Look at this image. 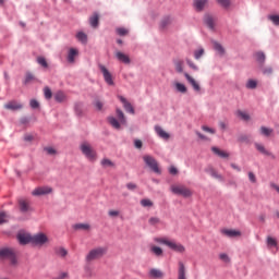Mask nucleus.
Wrapping results in <instances>:
<instances>
[{"label": "nucleus", "mask_w": 279, "mask_h": 279, "mask_svg": "<svg viewBox=\"0 0 279 279\" xmlns=\"http://www.w3.org/2000/svg\"><path fill=\"white\" fill-rule=\"evenodd\" d=\"M154 241L160 245H167V247L173 252H177L178 254H184V252H186V247H184V245L177 243L175 241H171L167 238H155Z\"/></svg>", "instance_id": "f257e3e1"}, {"label": "nucleus", "mask_w": 279, "mask_h": 279, "mask_svg": "<svg viewBox=\"0 0 279 279\" xmlns=\"http://www.w3.org/2000/svg\"><path fill=\"white\" fill-rule=\"evenodd\" d=\"M117 118L114 117H109L108 118V123L114 128V130H121V125H125L128 123V120L125 119V113L122 112L121 109L116 110Z\"/></svg>", "instance_id": "f03ea898"}, {"label": "nucleus", "mask_w": 279, "mask_h": 279, "mask_svg": "<svg viewBox=\"0 0 279 279\" xmlns=\"http://www.w3.org/2000/svg\"><path fill=\"white\" fill-rule=\"evenodd\" d=\"M108 248L106 246H99L89 251L86 255L85 260L87 263H93V260H99L102 256H106Z\"/></svg>", "instance_id": "7ed1b4c3"}, {"label": "nucleus", "mask_w": 279, "mask_h": 279, "mask_svg": "<svg viewBox=\"0 0 279 279\" xmlns=\"http://www.w3.org/2000/svg\"><path fill=\"white\" fill-rule=\"evenodd\" d=\"M80 149L83 156H85V158H88L92 162H95V160H97V151H95V148H93L90 143L83 142L80 145Z\"/></svg>", "instance_id": "20e7f679"}, {"label": "nucleus", "mask_w": 279, "mask_h": 279, "mask_svg": "<svg viewBox=\"0 0 279 279\" xmlns=\"http://www.w3.org/2000/svg\"><path fill=\"white\" fill-rule=\"evenodd\" d=\"M170 191L173 195H181V197H191L193 195V191L182 184L171 185Z\"/></svg>", "instance_id": "39448f33"}, {"label": "nucleus", "mask_w": 279, "mask_h": 279, "mask_svg": "<svg viewBox=\"0 0 279 279\" xmlns=\"http://www.w3.org/2000/svg\"><path fill=\"white\" fill-rule=\"evenodd\" d=\"M143 160H144L145 165H147L150 168V171H154V173H158V174L161 173L156 158H154L153 156H149V155H145L143 157Z\"/></svg>", "instance_id": "423d86ee"}, {"label": "nucleus", "mask_w": 279, "mask_h": 279, "mask_svg": "<svg viewBox=\"0 0 279 279\" xmlns=\"http://www.w3.org/2000/svg\"><path fill=\"white\" fill-rule=\"evenodd\" d=\"M0 258H9L12 265H16V255L12 248H0Z\"/></svg>", "instance_id": "0eeeda50"}, {"label": "nucleus", "mask_w": 279, "mask_h": 279, "mask_svg": "<svg viewBox=\"0 0 279 279\" xmlns=\"http://www.w3.org/2000/svg\"><path fill=\"white\" fill-rule=\"evenodd\" d=\"M32 243L35 245H45V243H49V238L45 233H37L32 236Z\"/></svg>", "instance_id": "6e6552de"}, {"label": "nucleus", "mask_w": 279, "mask_h": 279, "mask_svg": "<svg viewBox=\"0 0 279 279\" xmlns=\"http://www.w3.org/2000/svg\"><path fill=\"white\" fill-rule=\"evenodd\" d=\"M53 193V189L49 187V186H40L35 189L32 192V195H34L35 197H40V195H49Z\"/></svg>", "instance_id": "1a4fd4ad"}, {"label": "nucleus", "mask_w": 279, "mask_h": 279, "mask_svg": "<svg viewBox=\"0 0 279 279\" xmlns=\"http://www.w3.org/2000/svg\"><path fill=\"white\" fill-rule=\"evenodd\" d=\"M5 110H12L13 112L16 110H23V104L16 100H10L9 102L4 104Z\"/></svg>", "instance_id": "9d476101"}, {"label": "nucleus", "mask_w": 279, "mask_h": 279, "mask_svg": "<svg viewBox=\"0 0 279 279\" xmlns=\"http://www.w3.org/2000/svg\"><path fill=\"white\" fill-rule=\"evenodd\" d=\"M100 71L104 75L105 82H107L109 86H114V81L112 80V74H110V71H108V69L104 65H100Z\"/></svg>", "instance_id": "9b49d317"}, {"label": "nucleus", "mask_w": 279, "mask_h": 279, "mask_svg": "<svg viewBox=\"0 0 279 279\" xmlns=\"http://www.w3.org/2000/svg\"><path fill=\"white\" fill-rule=\"evenodd\" d=\"M221 234L229 239H235L236 236H241V231L234 229H222Z\"/></svg>", "instance_id": "f8f14e48"}, {"label": "nucleus", "mask_w": 279, "mask_h": 279, "mask_svg": "<svg viewBox=\"0 0 279 279\" xmlns=\"http://www.w3.org/2000/svg\"><path fill=\"white\" fill-rule=\"evenodd\" d=\"M184 77L187 80L189 84H191V86L196 93H199V90H202L199 83H197V81H195L193 76L189 75V73H184Z\"/></svg>", "instance_id": "ddd939ff"}, {"label": "nucleus", "mask_w": 279, "mask_h": 279, "mask_svg": "<svg viewBox=\"0 0 279 279\" xmlns=\"http://www.w3.org/2000/svg\"><path fill=\"white\" fill-rule=\"evenodd\" d=\"M17 241L20 245H27V243H32V235L27 233H19Z\"/></svg>", "instance_id": "4468645a"}, {"label": "nucleus", "mask_w": 279, "mask_h": 279, "mask_svg": "<svg viewBox=\"0 0 279 279\" xmlns=\"http://www.w3.org/2000/svg\"><path fill=\"white\" fill-rule=\"evenodd\" d=\"M155 132L159 138H162L163 141H169L171 138V135L162 130V126H155Z\"/></svg>", "instance_id": "2eb2a0df"}, {"label": "nucleus", "mask_w": 279, "mask_h": 279, "mask_svg": "<svg viewBox=\"0 0 279 279\" xmlns=\"http://www.w3.org/2000/svg\"><path fill=\"white\" fill-rule=\"evenodd\" d=\"M119 99L123 104L124 110L131 114H134V107H132V104H130L123 96H119Z\"/></svg>", "instance_id": "dca6fc26"}, {"label": "nucleus", "mask_w": 279, "mask_h": 279, "mask_svg": "<svg viewBox=\"0 0 279 279\" xmlns=\"http://www.w3.org/2000/svg\"><path fill=\"white\" fill-rule=\"evenodd\" d=\"M177 279H186V266L184 263L179 262V269H178V278Z\"/></svg>", "instance_id": "f3484780"}, {"label": "nucleus", "mask_w": 279, "mask_h": 279, "mask_svg": "<svg viewBox=\"0 0 279 279\" xmlns=\"http://www.w3.org/2000/svg\"><path fill=\"white\" fill-rule=\"evenodd\" d=\"M116 58L120 61V62H123V64H130L131 60H130V56L121 52V51H118L116 52Z\"/></svg>", "instance_id": "a211bd4d"}, {"label": "nucleus", "mask_w": 279, "mask_h": 279, "mask_svg": "<svg viewBox=\"0 0 279 279\" xmlns=\"http://www.w3.org/2000/svg\"><path fill=\"white\" fill-rule=\"evenodd\" d=\"M208 3V0H194V9L196 12H202L204 8H206V4Z\"/></svg>", "instance_id": "6ab92c4d"}, {"label": "nucleus", "mask_w": 279, "mask_h": 279, "mask_svg": "<svg viewBox=\"0 0 279 279\" xmlns=\"http://www.w3.org/2000/svg\"><path fill=\"white\" fill-rule=\"evenodd\" d=\"M204 23L209 27V29H215V17L210 14H206L204 17Z\"/></svg>", "instance_id": "aec40b11"}, {"label": "nucleus", "mask_w": 279, "mask_h": 279, "mask_svg": "<svg viewBox=\"0 0 279 279\" xmlns=\"http://www.w3.org/2000/svg\"><path fill=\"white\" fill-rule=\"evenodd\" d=\"M173 64L177 73H184V61L181 59H174Z\"/></svg>", "instance_id": "412c9836"}, {"label": "nucleus", "mask_w": 279, "mask_h": 279, "mask_svg": "<svg viewBox=\"0 0 279 279\" xmlns=\"http://www.w3.org/2000/svg\"><path fill=\"white\" fill-rule=\"evenodd\" d=\"M254 146H255V149L259 151V154H263L264 156H271V153H269V150L265 148V145L260 143H255Z\"/></svg>", "instance_id": "4be33fe9"}, {"label": "nucleus", "mask_w": 279, "mask_h": 279, "mask_svg": "<svg viewBox=\"0 0 279 279\" xmlns=\"http://www.w3.org/2000/svg\"><path fill=\"white\" fill-rule=\"evenodd\" d=\"M19 204H20L21 213H27V210H29V201H27L25 198H21L19 201Z\"/></svg>", "instance_id": "5701e85b"}, {"label": "nucleus", "mask_w": 279, "mask_h": 279, "mask_svg": "<svg viewBox=\"0 0 279 279\" xmlns=\"http://www.w3.org/2000/svg\"><path fill=\"white\" fill-rule=\"evenodd\" d=\"M78 51L75 48H71L69 53H68V62L73 64L75 62V57L77 56Z\"/></svg>", "instance_id": "b1692460"}, {"label": "nucleus", "mask_w": 279, "mask_h": 279, "mask_svg": "<svg viewBox=\"0 0 279 279\" xmlns=\"http://www.w3.org/2000/svg\"><path fill=\"white\" fill-rule=\"evenodd\" d=\"M259 134H262V136L269 137L274 134V129H270L267 126H260Z\"/></svg>", "instance_id": "393cba45"}, {"label": "nucleus", "mask_w": 279, "mask_h": 279, "mask_svg": "<svg viewBox=\"0 0 279 279\" xmlns=\"http://www.w3.org/2000/svg\"><path fill=\"white\" fill-rule=\"evenodd\" d=\"M66 100V95L64 94V92L59 90L54 94V101H57L58 104H62V101Z\"/></svg>", "instance_id": "a878e982"}, {"label": "nucleus", "mask_w": 279, "mask_h": 279, "mask_svg": "<svg viewBox=\"0 0 279 279\" xmlns=\"http://www.w3.org/2000/svg\"><path fill=\"white\" fill-rule=\"evenodd\" d=\"M89 24H90L92 27H98L99 26V14L94 13L89 17Z\"/></svg>", "instance_id": "bb28decb"}, {"label": "nucleus", "mask_w": 279, "mask_h": 279, "mask_svg": "<svg viewBox=\"0 0 279 279\" xmlns=\"http://www.w3.org/2000/svg\"><path fill=\"white\" fill-rule=\"evenodd\" d=\"M211 151H214V154H216V156H219L220 158H229L230 157V155L228 153L219 149L218 147H213Z\"/></svg>", "instance_id": "cd10ccee"}, {"label": "nucleus", "mask_w": 279, "mask_h": 279, "mask_svg": "<svg viewBox=\"0 0 279 279\" xmlns=\"http://www.w3.org/2000/svg\"><path fill=\"white\" fill-rule=\"evenodd\" d=\"M211 43L215 51H217L220 56H223V53H226V49H223V46H221V44L217 41H211Z\"/></svg>", "instance_id": "c85d7f7f"}, {"label": "nucleus", "mask_w": 279, "mask_h": 279, "mask_svg": "<svg viewBox=\"0 0 279 279\" xmlns=\"http://www.w3.org/2000/svg\"><path fill=\"white\" fill-rule=\"evenodd\" d=\"M149 276L150 278H162L165 275L160 271V269L153 268L149 270Z\"/></svg>", "instance_id": "c756f323"}, {"label": "nucleus", "mask_w": 279, "mask_h": 279, "mask_svg": "<svg viewBox=\"0 0 279 279\" xmlns=\"http://www.w3.org/2000/svg\"><path fill=\"white\" fill-rule=\"evenodd\" d=\"M10 221V215L5 211H0V226Z\"/></svg>", "instance_id": "7c9ffc66"}, {"label": "nucleus", "mask_w": 279, "mask_h": 279, "mask_svg": "<svg viewBox=\"0 0 279 279\" xmlns=\"http://www.w3.org/2000/svg\"><path fill=\"white\" fill-rule=\"evenodd\" d=\"M266 243L268 247H278V241H276V239L272 236H267Z\"/></svg>", "instance_id": "2f4dec72"}, {"label": "nucleus", "mask_w": 279, "mask_h": 279, "mask_svg": "<svg viewBox=\"0 0 279 279\" xmlns=\"http://www.w3.org/2000/svg\"><path fill=\"white\" fill-rule=\"evenodd\" d=\"M101 167H104L105 169H108V167H114V162H112V160L108 159V158H104L100 161Z\"/></svg>", "instance_id": "473e14b6"}, {"label": "nucleus", "mask_w": 279, "mask_h": 279, "mask_svg": "<svg viewBox=\"0 0 279 279\" xmlns=\"http://www.w3.org/2000/svg\"><path fill=\"white\" fill-rule=\"evenodd\" d=\"M171 23H173V20L170 16H168L161 21L160 26L162 27V29H165L166 27H169V25H171Z\"/></svg>", "instance_id": "72a5a7b5"}, {"label": "nucleus", "mask_w": 279, "mask_h": 279, "mask_svg": "<svg viewBox=\"0 0 279 279\" xmlns=\"http://www.w3.org/2000/svg\"><path fill=\"white\" fill-rule=\"evenodd\" d=\"M255 59L259 64H265V53L264 52H256Z\"/></svg>", "instance_id": "f704fd0d"}, {"label": "nucleus", "mask_w": 279, "mask_h": 279, "mask_svg": "<svg viewBox=\"0 0 279 279\" xmlns=\"http://www.w3.org/2000/svg\"><path fill=\"white\" fill-rule=\"evenodd\" d=\"M74 230H90V225L88 223H76Z\"/></svg>", "instance_id": "c9c22d12"}, {"label": "nucleus", "mask_w": 279, "mask_h": 279, "mask_svg": "<svg viewBox=\"0 0 279 279\" xmlns=\"http://www.w3.org/2000/svg\"><path fill=\"white\" fill-rule=\"evenodd\" d=\"M175 89L178 90V93H186V85L182 84V83H175L174 84Z\"/></svg>", "instance_id": "e433bc0d"}, {"label": "nucleus", "mask_w": 279, "mask_h": 279, "mask_svg": "<svg viewBox=\"0 0 279 279\" xmlns=\"http://www.w3.org/2000/svg\"><path fill=\"white\" fill-rule=\"evenodd\" d=\"M150 251L153 254H155V256H162L163 254V251L160 248V246H151Z\"/></svg>", "instance_id": "4c0bfd02"}, {"label": "nucleus", "mask_w": 279, "mask_h": 279, "mask_svg": "<svg viewBox=\"0 0 279 279\" xmlns=\"http://www.w3.org/2000/svg\"><path fill=\"white\" fill-rule=\"evenodd\" d=\"M37 62L38 64H40V66H43L44 69H48L49 63H47V59H45V57H38L37 58Z\"/></svg>", "instance_id": "58836bf2"}, {"label": "nucleus", "mask_w": 279, "mask_h": 279, "mask_svg": "<svg viewBox=\"0 0 279 279\" xmlns=\"http://www.w3.org/2000/svg\"><path fill=\"white\" fill-rule=\"evenodd\" d=\"M258 86V83L255 80H248L246 83V88L254 90Z\"/></svg>", "instance_id": "ea45409f"}, {"label": "nucleus", "mask_w": 279, "mask_h": 279, "mask_svg": "<svg viewBox=\"0 0 279 279\" xmlns=\"http://www.w3.org/2000/svg\"><path fill=\"white\" fill-rule=\"evenodd\" d=\"M76 38L77 40H80L81 43L86 44V41L88 40V37L86 36V34L80 32L76 34Z\"/></svg>", "instance_id": "a19ab883"}, {"label": "nucleus", "mask_w": 279, "mask_h": 279, "mask_svg": "<svg viewBox=\"0 0 279 279\" xmlns=\"http://www.w3.org/2000/svg\"><path fill=\"white\" fill-rule=\"evenodd\" d=\"M44 95H45V99H51L53 97V93L49 87L44 88Z\"/></svg>", "instance_id": "79ce46f5"}, {"label": "nucleus", "mask_w": 279, "mask_h": 279, "mask_svg": "<svg viewBox=\"0 0 279 279\" xmlns=\"http://www.w3.org/2000/svg\"><path fill=\"white\" fill-rule=\"evenodd\" d=\"M238 117H240L243 121H250V113L245 111H238Z\"/></svg>", "instance_id": "37998d69"}, {"label": "nucleus", "mask_w": 279, "mask_h": 279, "mask_svg": "<svg viewBox=\"0 0 279 279\" xmlns=\"http://www.w3.org/2000/svg\"><path fill=\"white\" fill-rule=\"evenodd\" d=\"M207 172L209 173V175H211V178H216L217 180H221V175L219 173H217L214 168H209L207 170Z\"/></svg>", "instance_id": "c03bdc74"}, {"label": "nucleus", "mask_w": 279, "mask_h": 279, "mask_svg": "<svg viewBox=\"0 0 279 279\" xmlns=\"http://www.w3.org/2000/svg\"><path fill=\"white\" fill-rule=\"evenodd\" d=\"M141 204H142V206H144V208H149V207L154 206V203L149 198L142 199Z\"/></svg>", "instance_id": "a18cd8bd"}, {"label": "nucleus", "mask_w": 279, "mask_h": 279, "mask_svg": "<svg viewBox=\"0 0 279 279\" xmlns=\"http://www.w3.org/2000/svg\"><path fill=\"white\" fill-rule=\"evenodd\" d=\"M148 223H149L150 226H158V223H160V218H158V217H151V218H149Z\"/></svg>", "instance_id": "49530a36"}, {"label": "nucleus", "mask_w": 279, "mask_h": 279, "mask_svg": "<svg viewBox=\"0 0 279 279\" xmlns=\"http://www.w3.org/2000/svg\"><path fill=\"white\" fill-rule=\"evenodd\" d=\"M219 258L222 260V263H230V256H228L226 253H220Z\"/></svg>", "instance_id": "de8ad7c7"}, {"label": "nucleus", "mask_w": 279, "mask_h": 279, "mask_svg": "<svg viewBox=\"0 0 279 279\" xmlns=\"http://www.w3.org/2000/svg\"><path fill=\"white\" fill-rule=\"evenodd\" d=\"M202 56H204V48L195 50V52H194L195 60H199V58H202Z\"/></svg>", "instance_id": "09e8293b"}, {"label": "nucleus", "mask_w": 279, "mask_h": 279, "mask_svg": "<svg viewBox=\"0 0 279 279\" xmlns=\"http://www.w3.org/2000/svg\"><path fill=\"white\" fill-rule=\"evenodd\" d=\"M186 64L187 66H190V69H192L193 71H199V68H197L195 65V63L193 61H191V59H186Z\"/></svg>", "instance_id": "8fccbe9b"}, {"label": "nucleus", "mask_w": 279, "mask_h": 279, "mask_svg": "<svg viewBox=\"0 0 279 279\" xmlns=\"http://www.w3.org/2000/svg\"><path fill=\"white\" fill-rule=\"evenodd\" d=\"M268 19L274 25H279V15H269Z\"/></svg>", "instance_id": "3c124183"}, {"label": "nucleus", "mask_w": 279, "mask_h": 279, "mask_svg": "<svg viewBox=\"0 0 279 279\" xmlns=\"http://www.w3.org/2000/svg\"><path fill=\"white\" fill-rule=\"evenodd\" d=\"M57 254H58V256H61V258H64L66 256V254H69V252L65 248L61 247L57 251Z\"/></svg>", "instance_id": "603ef678"}, {"label": "nucleus", "mask_w": 279, "mask_h": 279, "mask_svg": "<svg viewBox=\"0 0 279 279\" xmlns=\"http://www.w3.org/2000/svg\"><path fill=\"white\" fill-rule=\"evenodd\" d=\"M29 106H31V108H33L34 110H36V108H39V107H40V104L38 102V100L32 99V100L29 101Z\"/></svg>", "instance_id": "864d4df0"}, {"label": "nucleus", "mask_w": 279, "mask_h": 279, "mask_svg": "<svg viewBox=\"0 0 279 279\" xmlns=\"http://www.w3.org/2000/svg\"><path fill=\"white\" fill-rule=\"evenodd\" d=\"M117 34H119V36H128V28H117Z\"/></svg>", "instance_id": "5fc2aeb1"}, {"label": "nucleus", "mask_w": 279, "mask_h": 279, "mask_svg": "<svg viewBox=\"0 0 279 279\" xmlns=\"http://www.w3.org/2000/svg\"><path fill=\"white\" fill-rule=\"evenodd\" d=\"M45 151H46L49 156H56V154H57L56 148H53V147H47V148H45Z\"/></svg>", "instance_id": "6e6d98bb"}, {"label": "nucleus", "mask_w": 279, "mask_h": 279, "mask_svg": "<svg viewBox=\"0 0 279 279\" xmlns=\"http://www.w3.org/2000/svg\"><path fill=\"white\" fill-rule=\"evenodd\" d=\"M217 2L219 3V5H221L222 8H228L230 5V0H217Z\"/></svg>", "instance_id": "4d7b16f0"}, {"label": "nucleus", "mask_w": 279, "mask_h": 279, "mask_svg": "<svg viewBox=\"0 0 279 279\" xmlns=\"http://www.w3.org/2000/svg\"><path fill=\"white\" fill-rule=\"evenodd\" d=\"M248 180L253 184H256V174H254V172H248Z\"/></svg>", "instance_id": "13d9d810"}, {"label": "nucleus", "mask_w": 279, "mask_h": 279, "mask_svg": "<svg viewBox=\"0 0 279 279\" xmlns=\"http://www.w3.org/2000/svg\"><path fill=\"white\" fill-rule=\"evenodd\" d=\"M274 73V70L271 68H265L263 70L264 75H271Z\"/></svg>", "instance_id": "bf43d9fd"}, {"label": "nucleus", "mask_w": 279, "mask_h": 279, "mask_svg": "<svg viewBox=\"0 0 279 279\" xmlns=\"http://www.w3.org/2000/svg\"><path fill=\"white\" fill-rule=\"evenodd\" d=\"M108 215L109 217H119L120 213L119 210H109Z\"/></svg>", "instance_id": "052dcab7"}, {"label": "nucleus", "mask_w": 279, "mask_h": 279, "mask_svg": "<svg viewBox=\"0 0 279 279\" xmlns=\"http://www.w3.org/2000/svg\"><path fill=\"white\" fill-rule=\"evenodd\" d=\"M95 107L97 108V110H101L104 108V102H101V100H96Z\"/></svg>", "instance_id": "680f3d73"}, {"label": "nucleus", "mask_w": 279, "mask_h": 279, "mask_svg": "<svg viewBox=\"0 0 279 279\" xmlns=\"http://www.w3.org/2000/svg\"><path fill=\"white\" fill-rule=\"evenodd\" d=\"M32 80H34V74L27 73L25 77V84L32 82Z\"/></svg>", "instance_id": "e2e57ef3"}, {"label": "nucleus", "mask_w": 279, "mask_h": 279, "mask_svg": "<svg viewBox=\"0 0 279 279\" xmlns=\"http://www.w3.org/2000/svg\"><path fill=\"white\" fill-rule=\"evenodd\" d=\"M136 184L135 183H128L126 184V189H129V191H136Z\"/></svg>", "instance_id": "0e129e2a"}, {"label": "nucleus", "mask_w": 279, "mask_h": 279, "mask_svg": "<svg viewBox=\"0 0 279 279\" xmlns=\"http://www.w3.org/2000/svg\"><path fill=\"white\" fill-rule=\"evenodd\" d=\"M202 130H203L204 132H208L209 134H215V130H214V129H210V128H208V126H202Z\"/></svg>", "instance_id": "69168bd1"}, {"label": "nucleus", "mask_w": 279, "mask_h": 279, "mask_svg": "<svg viewBox=\"0 0 279 279\" xmlns=\"http://www.w3.org/2000/svg\"><path fill=\"white\" fill-rule=\"evenodd\" d=\"M169 173H171V175H178V168H175V167H170V169H169Z\"/></svg>", "instance_id": "338daca9"}, {"label": "nucleus", "mask_w": 279, "mask_h": 279, "mask_svg": "<svg viewBox=\"0 0 279 279\" xmlns=\"http://www.w3.org/2000/svg\"><path fill=\"white\" fill-rule=\"evenodd\" d=\"M69 278V272H61L57 279H66Z\"/></svg>", "instance_id": "774afa93"}]
</instances>
